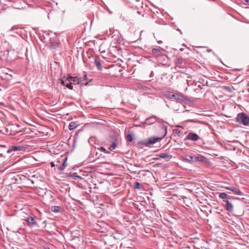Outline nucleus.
<instances>
[{
  "mask_svg": "<svg viewBox=\"0 0 249 249\" xmlns=\"http://www.w3.org/2000/svg\"><path fill=\"white\" fill-rule=\"evenodd\" d=\"M156 119L159 120V118L155 115H152L145 120L144 124L148 125H151L155 123L156 121Z\"/></svg>",
  "mask_w": 249,
  "mask_h": 249,
  "instance_id": "nucleus-12",
  "label": "nucleus"
},
{
  "mask_svg": "<svg viewBox=\"0 0 249 249\" xmlns=\"http://www.w3.org/2000/svg\"><path fill=\"white\" fill-rule=\"evenodd\" d=\"M23 140H21L18 142H17V151H25L27 148L25 147V146H27V145H18V143L21 142H22Z\"/></svg>",
  "mask_w": 249,
  "mask_h": 249,
  "instance_id": "nucleus-19",
  "label": "nucleus"
},
{
  "mask_svg": "<svg viewBox=\"0 0 249 249\" xmlns=\"http://www.w3.org/2000/svg\"><path fill=\"white\" fill-rule=\"evenodd\" d=\"M68 158L65 157L63 161V163L58 167V169L60 171H62L64 170V169L66 168L67 166V161Z\"/></svg>",
  "mask_w": 249,
  "mask_h": 249,
  "instance_id": "nucleus-21",
  "label": "nucleus"
},
{
  "mask_svg": "<svg viewBox=\"0 0 249 249\" xmlns=\"http://www.w3.org/2000/svg\"><path fill=\"white\" fill-rule=\"evenodd\" d=\"M71 177H72L74 178H80L81 177L77 175L76 173H74L71 175Z\"/></svg>",
  "mask_w": 249,
  "mask_h": 249,
  "instance_id": "nucleus-32",
  "label": "nucleus"
},
{
  "mask_svg": "<svg viewBox=\"0 0 249 249\" xmlns=\"http://www.w3.org/2000/svg\"><path fill=\"white\" fill-rule=\"evenodd\" d=\"M25 3V5H28L29 6H30V5L28 3V2L26 1V0H22Z\"/></svg>",
  "mask_w": 249,
  "mask_h": 249,
  "instance_id": "nucleus-42",
  "label": "nucleus"
},
{
  "mask_svg": "<svg viewBox=\"0 0 249 249\" xmlns=\"http://www.w3.org/2000/svg\"><path fill=\"white\" fill-rule=\"evenodd\" d=\"M51 210L54 213H58L60 212V207L57 206H53Z\"/></svg>",
  "mask_w": 249,
  "mask_h": 249,
  "instance_id": "nucleus-24",
  "label": "nucleus"
},
{
  "mask_svg": "<svg viewBox=\"0 0 249 249\" xmlns=\"http://www.w3.org/2000/svg\"><path fill=\"white\" fill-rule=\"evenodd\" d=\"M219 197L223 199L226 200L228 197V195L226 193H221L219 194Z\"/></svg>",
  "mask_w": 249,
  "mask_h": 249,
  "instance_id": "nucleus-27",
  "label": "nucleus"
},
{
  "mask_svg": "<svg viewBox=\"0 0 249 249\" xmlns=\"http://www.w3.org/2000/svg\"><path fill=\"white\" fill-rule=\"evenodd\" d=\"M244 2L246 3H249V0H243Z\"/></svg>",
  "mask_w": 249,
  "mask_h": 249,
  "instance_id": "nucleus-45",
  "label": "nucleus"
},
{
  "mask_svg": "<svg viewBox=\"0 0 249 249\" xmlns=\"http://www.w3.org/2000/svg\"><path fill=\"white\" fill-rule=\"evenodd\" d=\"M233 187H226L225 188L227 189V190H230L232 192V190H233Z\"/></svg>",
  "mask_w": 249,
  "mask_h": 249,
  "instance_id": "nucleus-38",
  "label": "nucleus"
},
{
  "mask_svg": "<svg viewBox=\"0 0 249 249\" xmlns=\"http://www.w3.org/2000/svg\"><path fill=\"white\" fill-rule=\"evenodd\" d=\"M68 174V176L71 177V175H72V174H71V173H69V174Z\"/></svg>",
  "mask_w": 249,
  "mask_h": 249,
  "instance_id": "nucleus-48",
  "label": "nucleus"
},
{
  "mask_svg": "<svg viewBox=\"0 0 249 249\" xmlns=\"http://www.w3.org/2000/svg\"><path fill=\"white\" fill-rule=\"evenodd\" d=\"M223 89L230 93L232 91L231 88L229 86H225L223 87Z\"/></svg>",
  "mask_w": 249,
  "mask_h": 249,
  "instance_id": "nucleus-29",
  "label": "nucleus"
},
{
  "mask_svg": "<svg viewBox=\"0 0 249 249\" xmlns=\"http://www.w3.org/2000/svg\"><path fill=\"white\" fill-rule=\"evenodd\" d=\"M207 160V158L202 155H196V162L201 161L202 162H206Z\"/></svg>",
  "mask_w": 249,
  "mask_h": 249,
  "instance_id": "nucleus-20",
  "label": "nucleus"
},
{
  "mask_svg": "<svg viewBox=\"0 0 249 249\" xmlns=\"http://www.w3.org/2000/svg\"><path fill=\"white\" fill-rule=\"evenodd\" d=\"M236 121L240 124L249 126V116L244 112L238 113L236 118Z\"/></svg>",
  "mask_w": 249,
  "mask_h": 249,
  "instance_id": "nucleus-2",
  "label": "nucleus"
},
{
  "mask_svg": "<svg viewBox=\"0 0 249 249\" xmlns=\"http://www.w3.org/2000/svg\"><path fill=\"white\" fill-rule=\"evenodd\" d=\"M45 249H50L49 248H46Z\"/></svg>",
  "mask_w": 249,
  "mask_h": 249,
  "instance_id": "nucleus-54",
  "label": "nucleus"
},
{
  "mask_svg": "<svg viewBox=\"0 0 249 249\" xmlns=\"http://www.w3.org/2000/svg\"><path fill=\"white\" fill-rule=\"evenodd\" d=\"M159 156L162 159H166L171 157V156L165 153H161L159 155Z\"/></svg>",
  "mask_w": 249,
  "mask_h": 249,
  "instance_id": "nucleus-25",
  "label": "nucleus"
},
{
  "mask_svg": "<svg viewBox=\"0 0 249 249\" xmlns=\"http://www.w3.org/2000/svg\"><path fill=\"white\" fill-rule=\"evenodd\" d=\"M167 126L163 125L162 126V130L163 132V134L161 137H150L147 139L143 140L142 141L138 142V144L140 145H143L145 146H149L151 144H155L157 142H159L162 140L167 134Z\"/></svg>",
  "mask_w": 249,
  "mask_h": 249,
  "instance_id": "nucleus-1",
  "label": "nucleus"
},
{
  "mask_svg": "<svg viewBox=\"0 0 249 249\" xmlns=\"http://www.w3.org/2000/svg\"><path fill=\"white\" fill-rule=\"evenodd\" d=\"M168 97L180 102H185L188 100L187 98L181 93H169L168 94Z\"/></svg>",
  "mask_w": 249,
  "mask_h": 249,
  "instance_id": "nucleus-3",
  "label": "nucleus"
},
{
  "mask_svg": "<svg viewBox=\"0 0 249 249\" xmlns=\"http://www.w3.org/2000/svg\"><path fill=\"white\" fill-rule=\"evenodd\" d=\"M49 48L51 50H56L59 47V43L57 38H51L50 39Z\"/></svg>",
  "mask_w": 249,
  "mask_h": 249,
  "instance_id": "nucleus-9",
  "label": "nucleus"
},
{
  "mask_svg": "<svg viewBox=\"0 0 249 249\" xmlns=\"http://www.w3.org/2000/svg\"><path fill=\"white\" fill-rule=\"evenodd\" d=\"M110 138L112 139V142L111 144L109 147V149L110 151H112L116 148L118 141L116 136L115 135L111 136Z\"/></svg>",
  "mask_w": 249,
  "mask_h": 249,
  "instance_id": "nucleus-13",
  "label": "nucleus"
},
{
  "mask_svg": "<svg viewBox=\"0 0 249 249\" xmlns=\"http://www.w3.org/2000/svg\"><path fill=\"white\" fill-rule=\"evenodd\" d=\"M15 185H16V183H13L11 184L10 185H9L8 186V188H9L8 189H10V188L11 189H12L13 188V186H14V187H15Z\"/></svg>",
  "mask_w": 249,
  "mask_h": 249,
  "instance_id": "nucleus-34",
  "label": "nucleus"
},
{
  "mask_svg": "<svg viewBox=\"0 0 249 249\" xmlns=\"http://www.w3.org/2000/svg\"><path fill=\"white\" fill-rule=\"evenodd\" d=\"M178 31H179V32L181 34H182V32L181 31V30H180V29H178Z\"/></svg>",
  "mask_w": 249,
  "mask_h": 249,
  "instance_id": "nucleus-49",
  "label": "nucleus"
},
{
  "mask_svg": "<svg viewBox=\"0 0 249 249\" xmlns=\"http://www.w3.org/2000/svg\"><path fill=\"white\" fill-rule=\"evenodd\" d=\"M232 199V200H235V199H239V198H238V197H233V196H232V199Z\"/></svg>",
  "mask_w": 249,
  "mask_h": 249,
  "instance_id": "nucleus-44",
  "label": "nucleus"
},
{
  "mask_svg": "<svg viewBox=\"0 0 249 249\" xmlns=\"http://www.w3.org/2000/svg\"><path fill=\"white\" fill-rule=\"evenodd\" d=\"M37 218L35 216H28L25 219L29 226L32 228L39 227V225L36 222Z\"/></svg>",
  "mask_w": 249,
  "mask_h": 249,
  "instance_id": "nucleus-5",
  "label": "nucleus"
},
{
  "mask_svg": "<svg viewBox=\"0 0 249 249\" xmlns=\"http://www.w3.org/2000/svg\"><path fill=\"white\" fill-rule=\"evenodd\" d=\"M232 196L228 195V197L226 198V200H231L232 199Z\"/></svg>",
  "mask_w": 249,
  "mask_h": 249,
  "instance_id": "nucleus-40",
  "label": "nucleus"
},
{
  "mask_svg": "<svg viewBox=\"0 0 249 249\" xmlns=\"http://www.w3.org/2000/svg\"><path fill=\"white\" fill-rule=\"evenodd\" d=\"M142 185L138 182H135L134 183V187L135 189H140Z\"/></svg>",
  "mask_w": 249,
  "mask_h": 249,
  "instance_id": "nucleus-28",
  "label": "nucleus"
},
{
  "mask_svg": "<svg viewBox=\"0 0 249 249\" xmlns=\"http://www.w3.org/2000/svg\"><path fill=\"white\" fill-rule=\"evenodd\" d=\"M201 139L197 134L194 133L193 132H191L188 134V135L184 139V140H189L193 142H196Z\"/></svg>",
  "mask_w": 249,
  "mask_h": 249,
  "instance_id": "nucleus-6",
  "label": "nucleus"
},
{
  "mask_svg": "<svg viewBox=\"0 0 249 249\" xmlns=\"http://www.w3.org/2000/svg\"><path fill=\"white\" fill-rule=\"evenodd\" d=\"M232 192L236 195L243 196L244 193L242 192L239 189H236V188H233Z\"/></svg>",
  "mask_w": 249,
  "mask_h": 249,
  "instance_id": "nucleus-23",
  "label": "nucleus"
},
{
  "mask_svg": "<svg viewBox=\"0 0 249 249\" xmlns=\"http://www.w3.org/2000/svg\"><path fill=\"white\" fill-rule=\"evenodd\" d=\"M68 81H69L71 85V84H80L81 85H84L85 84V83L82 81V77L77 78V77L69 76Z\"/></svg>",
  "mask_w": 249,
  "mask_h": 249,
  "instance_id": "nucleus-7",
  "label": "nucleus"
},
{
  "mask_svg": "<svg viewBox=\"0 0 249 249\" xmlns=\"http://www.w3.org/2000/svg\"><path fill=\"white\" fill-rule=\"evenodd\" d=\"M21 173V171H17V183H20L29 180L26 176L22 175Z\"/></svg>",
  "mask_w": 249,
  "mask_h": 249,
  "instance_id": "nucleus-10",
  "label": "nucleus"
},
{
  "mask_svg": "<svg viewBox=\"0 0 249 249\" xmlns=\"http://www.w3.org/2000/svg\"><path fill=\"white\" fill-rule=\"evenodd\" d=\"M156 121H157L158 122H160H160H164V121H163V120L162 119H160V118H159V120H158V119H156Z\"/></svg>",
  "mask_w": 249,
  "mask_h": 249,
  "instance_id": "nucleus-41",
  "label": "nucleus"
},
{
  "mask_svg": "<svg viewBox=\"0 0 249 249\" xmlns=\"http://www.w3.org/2000/svg\"><path fill=\"white\" fill-rule=\"evenodd\" d=\"M174 133L177 135H179L180 133V131L178 129H174Z\"/></svg>",
  "mask_w": 249,
  "mask_h": 249,
  "instance_id": "nucleus-33",
  "label": "nucleus"
},
{
  "mask_svg": "<svg viewBox=\"0 0 249 249\" xmlns=\"http://www.w3.org/2000/svg\"><path fill=\"white\" fill-rule=\"evenodd\" d=\"M100 150L101 151H102V152H104L105 153H107V154L109 153V151H107V150H106V149L104 147H103V146H101V147L100 148Z\"/></svg>",
  "mask_w": 249,
  "mask_h": 249,
  "instance_id": "nucleus-31",
  "label": "nucleus"
},
{
  "mask_svg": "<svg viewBox=\"0 0 249 249\" xmlns=\"http://www.w3.org/2000/svg\"><path fill=\"white\" fill-rule=\"evenodd\" d=\"M22 213L23 212L21 211V210H20V211H18L17 213L18 214V216H19L22 215Z\"/></svg>",
  "mask_w": 249,
  "mask_h": 249,
  "instance_id": "nucleus-39",
  "label": "nucleus"
},
{
  "mask_svg": "<svg viewBox=\"0 0 249 249\" xmlns=\"http://www.w3.org/2000/svg\"><path fill=\"white\" fill-rule=\"evenodd\" d=\"M82 81L83 82H84V81H87V80H88V78L87 77V75L86 74H85L84 75V77H82ZM84 83H85V82H84Z\"/></svg>",
  "mask_w": 249,
  "mask_h": 249,
  "instance_id": "nucleus-35",
  "label": "nucleus"
},
{
  "mask_svg": "<svg viewBox=\"0 0 249 249\" xmlns=\"http://www.w3.org/2000/svg\"><path fill=\"white\" fill-rule=\"evenodd\" d=\"M132 4L137 9H139L140 7H142L143 2L141 0H134Z\"/></svg>",
  "mask_w": 249,
  "mask_h": 249,
  "instance_id": "nucleus-17",
  "label": "nucleus"
},
{
  "mask_svg": "<svg viewBox=\"0 0 249 249\" xmlns=\"http://www.w3.org/2000/svg\"><path fill=\"white\" fill-rule=\"evenodd\" d=\"M60 84H61V85L66 87L70 89H73V87L71 85L69 81H68V77H64L62 79H61Z\"/></svg>",
  "mask_w": 249,
  "mask_h": 249,
  "instance_id": "nucleus-14",
  "label": "nucleus"
},
{
  "mask_svg": "<svg viewBox=\"0 0 249 249\" xmlns=\"http://www.w3.org/2000/svg\"><path fill=\"white\" fill-rule=\"evenodd\" d=\"M175 63L176 65V67L179 69H184L185 67L182 66L183 59L180 58H177L175 60Z\"/></svg>",
  "mask_w": 249,
  "mask_h": 249,
  "instance_id": "nucleus-16",
  "label": "nucleus"
},
{
  "mask_svg": "<svg viewBox=\"0 0 249 249\" xmlns=\"http://www.w3.org/2000/svg\"><path fill=\"white\" fill-rule=\"evenodd\" d=\"M50 164L52 167L55 166V164L53 162H51Z\"/></svg>",
  "mask_w": 249,
  "mask_h": 249,
  "instance_id": "nucleus-43",
  "label": "nucleus"
},
{
  "mask_svg": "<svg viewBox=\"0 0 249 249\" xmlns=\"http://www.w3.org/2000/svg\"><path fill=\"white\" fill-rule=\"evenodd\" d=\"M14 9L13 7L12 6V8H11V7H8V9L10 10V9Z\"/></svg>",
  "mask_w": 249,
  "mask_h": 249,
  "instance_id": "nucleus-47",
  "label": "nucleus"
},
{
  "mask_svg": "<svg viewBox=\"0 0 249 249\" xmlns=\"http://www.w3.org/2000/svg\"><path fill=\"white\" fill-rule=\"evenodd\" d=\"M24 8L23 7H17V9H22V8Z\"/></svg>",
  "mask_w": 249,
  "mask_h": 249,
  "instance_id": "nucleus-46",
  "label": "nucleus"
},
{
  "mask_svg": "<svg viewBox=\"0 0 249 249\" xmlns=\"http://www.w3.org/2000/svg\"><path fill=\"white\" fill-rule=\"evenodd\" d=\"M137 13H138V14H141V12H140V11H137Z\"/></svg>",
  "mask_w": 249,
  "mask_h": 249,
  "instance_id": "nucleus-50",
  "label": "nucleus"
},
{
  "mask_svg": "<svg viewBox=\"0 0 249 249\" xmlns=\"http://www.w3.org/2000/svg\"><path fill=\"white\" fill-rule=\"evenodd\" d=\"M183 161L190 164L196 162V155L186 154L183 158Z\"/></svg>",
  "mask_w": 249,
  "mask_h": 249,
  "instance_id": "nucleus-11",
  "label": "nucleus"
},
{
  "mask_svg": "<svg viewBox=\"0 0 249 249\" xmlns=\"http://www.w3.org/2000/svg\"><path fill=\"white\" fill-rule=\"evenodd\" d=\"M16 29V26H13L12 28L8 31V32L9 33V34H11L12 33V32L15 30Z\"/></svg>",
  "mask_w": 249,
  "mask_h": 249,
  "instance_id": "nucleus-37",
  "label": "nucleus"
},
{
  "mask_svg": "<svg viewBox=\"0 0 249 249\" xmlns=\"http://www.w3.org/2000/svg\"><path fill=\"white\" fill-rule=\"evenodd\" d=\"M12 151H16V145H13L12 146V148H10V149H9L8 150H7V153H11Z\"/></svg>",
  "mask_w": 249,
  "mask_h": 249,
  "instance_id": "nucleus-30",
  "label": "nucleus"
},
{
  "mask_svg": "<svg viewBox=\"0 0 249 249\" xmlns=\"http://www.w3.org/2000/svg\"><path fill=\"white\" fill-rule=\"evenodd\" d=\"M7 237L10 242L9 244L11 249H15L14 245H15V242L16 241L15 240L14 234L15 233L14 231H9V233H7Z\"/></svg>",
  "mask_w": 249,
  "mask_h": 249,
  "instance_id": "nucleus-8",
  "label": "nucleus"
},
{
  "mask_svg": "<svg viewBox=\"0 0 249 249\" xmlns=\"http://www.w3.org/2000/svg\"><path fill=\"white\" fill-rule=\"evenodd\" d=\"M164 52V50L160 47L154 48L152 50V52L154 56L158 58L159 60L160 58L166 57V55L163 54Z\"/></svg>",
  "mask_w": 249,
  "mask_h": 249,
  "instance_id": "nucleus-4",
  "label": "nucleus"
},
{
  "mask_svg": "<svg viewBox=\"0 0 249 249\" xmlns=\"http://www.w3.org/2000/svg\"><path fill=\"white\" fill-rule=\"evenodd\" d=\"M126 140L129 142H131L134 140V135L133 134H128L126 136Z\"/></svg>",
  "mask_w": 249,
  "mask_h": 249,
  "instance_id": "nucleus-26",
  "label": "nucleus"
},
{
  "mask_svg": "<svg viewBox=\"0 0 249 249\" xmlns=\"http://www.w3.org/2000/svg\"><path fill=\"white\" fill-rule=\"evenodd\" d=\"M20 160H21V159H20V160H17V161H16V163H17L18 162H19V161H20Z\"/></svg>",
  "mask_w": 249,
  "mask_h": 249,
  "instance_id": "nucleus-51",
  "label": "nucleus"
},
{
  "mask_svg": "<svg viewBox=\"0 0 249 249\" xmlns=\"http://www.w3.org/2000/svg\"><path fill=\"white\" fill-rule=\"evenodd\" d=\"M19 139H17V141H19Z\"/></svg>",
  "mask_w": 249,
  "mask_h": 249,
  "instance_id": "nucleus-53",
  "label": "nucleus"
},
{
  "mask_svg": "<svg viewBox=\"0 0 249 249\" xmlns=\"http://www.w3.org/2000/svg\"><path fill=\"white\" fill-rule=\"evenodd\" d=\"M223 201L225 203L223 205L226 211L231 212L233 210V207L232 204L228 200H224Z\"/></svg>",
  "mask_w": 249,
  "mask_h": 249,
  "instance_id": "nucleus-15",
  "label": "nucleus"
},
{
  "mask_svg": "<svg viewBox=\"0 0 249 249\" xmlns=\"http://www.w3.org/2000/svg\"><path fill=\"white\" fill-rule=\"evenodd\" d=\"M78 125L76 124V123L75 122H71L70 123L69 125V129L70 130H72L75 128Z\"/></svg>",
  "mask_w": 249,
  "mask_h": 249,
  "instance_id": "nucleus-22",
  "label": "nucleus"
},
{
  "mask_svg": "<svg viewBox=\"0 0 249 249\" xmlns=\"http://www.w3.org/2000/svg\"><path fill=\"white\" fill-rule=\"evenodd\" d=\"M16 126H17V127H19V125H18V124H17Z\"/></svg>",
  "mask_w": 249,
  "mask_h": 249,
  "instance_id": "nucleus-52",
  "label": "nucleus"
},
{
  "mask_svg": "<svg viewBox=\"0 0 249 249\" xmlns=\"http://www.w3.org/2000/svg\"><path fill=\"white\" fill-rule=\"evenodd\" d=\"M94 63L96 66L98 70L101 71L102 70L100 59L98 56H96L94 58Z\"/></svg>",
  "mask_w": 249,
  "mask_h": 249,
  "instance_id": "nucleus-18",
  "label": "nucleus"
},
{
  "mask_svg": "<svg viewBox=\"0 0 249 249\" xmlns=\"http://www.w3.org/2000/svg\"><path fill=\"white\" fill-rule=\"evenodd\" d=\"M16 134H17V137H18V135H19V136H21V135H24V134L21 133V131H18L17 130Z\"/></svg>",
  "mask_w": 249,
  "mask_h": 249,
  "instance_id": "nucleus-36",
  "label": "nucleus"
},
{
  "mask_svg": "<svg viewBox=\"0 0 249 249\" xmlns=\"http://www.w3.org/2000/svg\"><path fill=\"white\" fill-rule=\"evenodd\" d=\"M248 92H249V89H248Z\"/></svg>",
  "mask_w": 249,
  "mask_h": 249,
  "instance_id": "nucleus-55",
  "label": "nucleus"
}]
</instances>
